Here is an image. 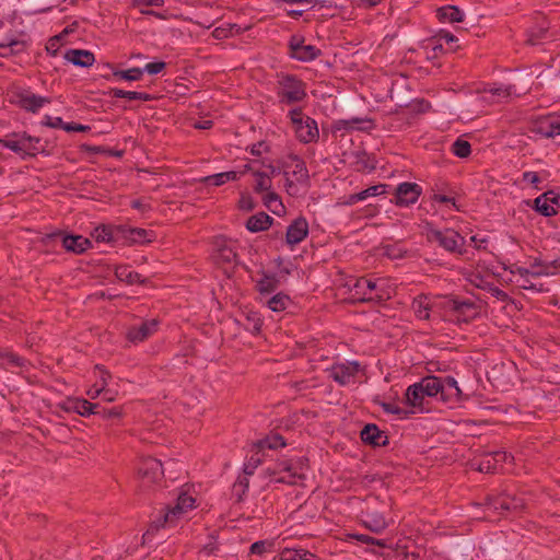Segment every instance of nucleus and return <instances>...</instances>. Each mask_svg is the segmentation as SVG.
Wrapping results in <instances>:
<instances>
[{
  "label": "nucleus",
  "mask_w": 560,
  "mask_h": 560,
  "mask_svg": "<svg viewBox=\"0 0 560 560\" xmlns=\"http://www.w3.org/2000/svg\"><path fill=\"white\" fill-rule=\"evenodd\" d=\"M352 537L359 541H361L362 544H366V545H376L378 547H382V548H385L387 547V544L385 540L383 539H376L374 537H371L369 535H364V534H355V535H352Z\"/></svg>",
  "instance_id": "5fc2aeb1"
},
{
  "label": "nucleus",
  "mask_w": 560,
  "mask_h": 560,
  "mask_svg": "<svg viewBox=\"0 0 560 560\" xmlns=\"http://www.w3.org/2000/svg\"><path fill=\"white\" fill-rule=\"evenodd\" d=\"M260 464V458L252 456L250 459L244 465V475L250 476L254 474L256 467Z\"/></svg>",
  "instance_id": "680f3d73"
},
{
  "label": "nucleus",
  "mask_w": 560,
  "mask_h": 560,
  "mask_svg": "<svg viewBox=\"0 0 560 560\" xmlns=\"http://www.w3.org/2000/svg\"><path fill=\"white\" fill-rule=\"evenodd\" d=\"M358 362H349L347 364H336L330 370V377L340 385H347L359 372Z\"/></svg>",
  "instance_id": "f8f14e48"
},
{
  "label": "nucleus",
  "mask_w": 560,
  "mask_h": 560,
  "mask_svg": "<svg viewBox=\"0 0 560 560\" xmlns=\"http://www.w3.org/2000/svg\"><path fill=\"white\" fill-rule=\"evenodd\" d=\"M95 405L97 406V408H95L92 415L101 416L103 419L118 418L121 416V409L118 407L105 408L102 407L100 404Z\"/></svg>",
  "instance_id": "de8ad7c7"
},
{
  "label": "nucleus",
  "mask_w": 560,
  "mask_h": 560,
  "mask_svg": "<svg viewBox=\"0 0 560 560\" xmlns=\"http://www.w3.org/2000/svg\"><path fill=\"white\" fill-rule=\"evenodd\" d=\"M65 59L82 68L91 67L95 61L94 54L84 49H68Z\"/></svg>",
  "instance_id": "aec40b11"
},
{
  "label": "nucleus",
  "mask_w": 560,
  "mask_h": 560,
  "mask_svg": "<svg viewBox=\"0 0 560 560\" xmlns=\"http://www.w3.org/2000/svg\"><path fill=\"white\" fill-rule=\"evenodd\" d=\"M412 308L417 315L418 318L420 319H429L430 317V307H429V304L427 302V298L425 296H419L418 299H415L413 303H412Z\"/></svg>",
  "instance_id": "ea45409f"
},
{
  "label": "nucleus",
  "mask_w": 560,
  "mask_h": 560,
  "mask_svg": "<svg viewBox=\"0 0 560 560\" xmlns=\"http://www.w3.org/2000/svg\"><path fill=\"white\" fill-rule=\"evenodd\" d=\"M304 45V38L298 35H293L289 42L290 56L292 57L300 47Z\"/></svg>",
  "instance_id": "052dcab7"
},
{
  "label": "nucleus",
  "mask_w": 560,
  "mask_h": 560,
  "mask_svg": "<svg viewBox=\"0 0 560 560\" xmlns=\"http://www.w3.org/2000/svg\"><path fill=\"white\" fill-rule=\"evenodd\" d=\"M307 221L304 218H298L287 229V243L290 245H296L307 236Z\"/></svg>",
  "instance_id": "f3484780"
},
{
  "label": "nucleus",
  "mask_w": 560,
  "mask_h": 560,
  "mask_svg": "<svg viewBox=\"0 0 560 560\" xmlns=\"http://www.w3.org/2000/svg\"><path fill=\"white\" fill-rule=\"evenodd\" d=\"M381 282V280H372L364 277L357 279L353 289L355 290V294L360 295L358 300L360 302H382L389 299V293L384 289Z\"/></svg>",
  "instance_id": "39448f33"
},
{
  "label": "nucleus",
  "mask_w": 560,
  "mask_h": 560,
  "mask_svg": "<svg viewBox=\"0 0 560 560\" xmlns=\"http://www.w3.org/2000/svg\"><path fill=\"white\" fill-rule=\"evenodd\" d=\"M278 84V96L283 104L298 103L306 96L304 83L294 75H282Z\"/></svg>",
  "instance_id": "7ed1b4c3"
},
{
  "label": "nucleus",
  "mask_w": 560,
  "mask_h": 560,
  "mask_svg": "<svg viewBox=\"0 0 560 560\" xmlns=\"http://www.w3.org/2000/svg\"><path fill=\"white\" fill-rule=\"evenodd\" d=\"M513 86H492L489 89H485V93H490L493 97H498V100L509 98L513 94Z\"/></svg>",
  "instance_id": "09e8293b"
},
{
  "label": "nucleus",
  "mask_w": 560,
  "mask_h": 560,
  "mask_svg": "<svg viewBox=\"0 0 560 560\" xmlns=\"http://www.w3.org/2000/svg\"><path fill=\"white\" fill-rule=\"evenodd\" d=\"M62 129L66 131H88L90 130V126L80 125L75 122H68L62 126Z\"/></svg>",
  "instance_id": "774afa93"
},
{
  "label": "nucleus",
  "mask_w": 560,
  "mask_h": 560,
  "mask_svg": "<svg viewBox=\"0 0 560 560\" xmlns=\"http://www.w3.org/2000/svg\"><path fill=\"white\" fill-rule=\"evenodd\" d=\"M115 273L119 280L125 281L128 284L144 282V280L141 278L140 273L131 271L128 267H124V266L118 267V268H116Z\"/></svg>",
  "instance_id": "f704fd0d"
},
{
  "label": "nucleus",
  "mask_w": 560,
  "mask_h": 560,
  "mask_svg": "<svg viewBox=\"0 0 560 560\" xmlns=\"http://www.w3.org/2000/svg\"><path fill=\"white\" fill-rule=\"evenodd\" d=\"M131 208L139 210L141 212H147L151 210L149 203L144 202L142 199H135L130 202Z\"/></svg>",
  "instance_id": "338daca9"
},
{
  "label": "nucleus",
  "mask_w": 560,
  "mask_h": 560,
  "mask_svg": "<svg viewBox=\"0 0 560 560\" xmlns=\"http://www.w3.org/2000/svg\"><path fill=\"white\" fill-rule=\"evenodd\" d=\"M255 176L257 177L256 185H255V191H257V192L270 191L271 186H272L270 175L267 172H256Z\"/></svg>",
  "instance_id": "a19ab883"
},
{
  "label": "nucleus",
  "mask_w": 560,
  "mask_h": 560,
  "mask_svg": "<svg viewBox=\"0 0 560 560\" xmlns=\"http://www.w3.org/2000/svg\"><path fill=\"white\" fill-rule=\"evenodd\" d=\"M235 179H237V173L234 171H230L207 176L202 178V182L208 185L221 186L226 182Z\"/></svg>",
  "instance_id": "473e14b6"
},
{
  "label": "nucleus",
  "mask_w": 560,
  "mask_h": 560,
  "mask_svg": "<svg viewBox=\"0 0 560 560\" xmlns=\"http://www.w3.org/2000/svg\"><path fill=\"white\" fill-rule=\"evenodd\" d=\"M382 407L385 412L397 415L400 417H406L408 415V411L400 408L398 405L394 402H382Z\"/></svg>",
  "instance_id": "13d9d810"
},
{
  "label": "nucleus",
  "mask_w": 560,
  "mask_h": 560,
  "mask_svg": "<svg viewBox=\"0 0 560 560\" xmlns=\"http://www.w3.org/2000/svg\"><path fill=\"white\" fill-rule=\"evenodd\" d=\"M291 304V299L283 293H278L267 302L268 307L273 312H282Z\"/></svg>",
  "instance_id": "e433bc0d"
},
{
  "label": "nucleus",
  "mask_w": 560,
  "mask_h": 560,
  "mask_svg": "<svg viewBox=\"0 0 560 560\" xmlns=\"http://www.w3.org/2000/svg\"><path fill=\"white\" fill-rule=\"evenodd\" d=\"M293 171L292 174L295 176V179L300 184H307L308 182V171L306 168V165L304 161H302L299 156L293 155Z\"/></svg>",
  "instance_id": "2f4dec72"
},
{
  "label": "nucleus",
  "mask_w": 560,
  "mask_h": 560,
  "mask_svg": "<svg viewBox=\"0 0 560 560\" xmlns=\"http://www.w3.org/2000/svg\"><path fill=\"white\" fill-rule=\"evenodd\" d=\"M290 118L294 126L296 138L303 143L316 141L319 137L317 122L311 118H303L301 108L290 110Z\"/></svg>",
  "instance_id": "f03ea898"
},
{
  "label": "nucleus",
  "mask_w": 560,
  "mask_h": 560,
  "mask_svg": "<svg viewBox=\"0 0 560 560\" xmlns=\"http://www.w3.org/2000/svg\"><path fill=\"white\" fill-rule=\"evenodd\" d=\"M550 195H553V191H547L534 200L535 209L545 217H551L557 213L555 207L549 203Z\"/></svg>",
  "instance_id": "cd10ccee"
},
{
  "label": "nucleus",
  "mask_w": 560,
  "mask_h": 560,
  "mask_svg": "<svg viewBox=\"0 0 560 560\" xmlns=\"http://www.w3.org/2000/svg\"><path fill=\"white\" fill-rule=\"evenodd\" d=\"M499 460L492 453L486 454L478 463L477 470L486 474L494 472Z\"/></svg>",
  "instance_id": "58836bf2"
},
{
  "label": "nucleus",
  "mask_w": 560,
  "mask_h": 560,
  "mask_svg": "<svg viewBox=\"0 0 560 560\" xmlns=\"http://www.w3.org/2000/svg\"><path fill=\"white\" fill-rule=\"evenodd\" d=\"M452 151L458 158H467L471 153V145L466 140L457 139L452 145Z\"/></svg>",
  "instance_id": "c03bdc74"
},
{
  "label": "nucleus",
  "mask_w": 560,
  "mask_h": 560,
  "mask_svg": "<svg viewBox=\"0 0 560 560\" xmlns=\"http://www.w3.org/2000/svg\"><path fill=\"white\" fill-rule=\"evenodd\" d=\"M66 412H77L82 417H88L93 413L96 405L83 398H69L58 405Z\"/></svg>",
  "instance_id": "ddd939ff"
},
{
  "label": "nucleus",
  "mask_w": 560,
  "mask_h": 560,
  "mask_svg": "<svg viewBox=\"0 0 560 560\" xmlns=\"http://www.w3.org/2000/svg\"><path fill=\"white\" fill-rule=\"evenodd\" d=\"M261 276H262V278L259 279L256 283L257 290L261 294H265V293L269 294V293L273 292L278 288V284H279V281L276 278V276L267 275L265 271H261Z\"/></svg>",
  "instance_id": "7c9ffc66"
},
{
  "label": "nucleus",
  "mask_w": 560,
  "mask_h": 560,
  "mask_svg": "<svg viewBox=\"0 0 560 560\" xmlns=\"http://www.w3.org/2000/svg\"><path fill=\"white\" fill-rule=\"evenodd\" d=\"M0 359H4L9 365L11 366H24L25 364V359L19 357L18 354L11 352V351H8V350H4V349H0Z\"/></svg>",
  "instance_id": "8fccbe9b"
},
{
  "label": "nucleus",
  "mask_w": 560,
  "mask_h": 560,
  "mask_svg": "<svg viewBox=\"0 0 560 560\" xmlns=\"http://www.w3.org/2000/svg\"><path fill=\"white\" fill-rule=\"evenodd\" d=\"M262 447L267 448H278L285 445L284 439L281 435H273L270 438H267L259 443Z\"/></svg>",
  "instance_id": "864d4df0"
},
{
  "label": "nucleus",
  "mask_w": 560,
  "mask_h": 560,
  "mask_svg": "<svg viewBox=\"0 0 560 560\" xmlns=\"http://www.w3.org/2000/svg\"><path fill=\"white\" fill-rule=\"evenodd\" d=\"M272 223V218L265 212H259L248 218L246 228L250 232H260L267 230Z\"/></svg>",
  "instance_id": "393cba45"
},
{
  "label": "nucleus",
  "mask_w": 560,
  "mask_h": 560,
  "mask_svg": "<svg viewBox=\"0 0 560 560\" xmlns=\"http://www.w3.org/2000/svg\"><path fill=\"white\" fill-rule=\"evenodd\" d=\"M361 440L373 446H385L388 444V436L375 424L369 423L361 431Z\"/></svg>",
  "instance_id": "6ab92c4d"
},
{
  "label": "nucleus",
  "mask_w": 560,
  "mask_h": 560,
  "mask_svg": "<svg viewBox=\"0 0 560 560\" xmlns=\"http://www.w3.org/2000/svg\"><path fill=\"white\" fill-rule=\"evenodd\" d=\"M445 307L456 314V319L458 322L464 323L470 322L479 313L477 305L469 300L460 301L457 299H450L446 301Z\"/></svg>",
  "instance_id": "1a4fd4ad"
},
{
  "label": "nucleus",
  "mask_w": 560,
  "mask_h": 560,
  "mask_svg": "<svg viewBox=\"0 0 560 560\" xmlns=\"http://www.w3.org/2000/svg\"><path fill=\"white\" fill-rule=\"evenodd\" d=\"M362 523L368 529L376 534L382 533L387 527L384 516L377 512H366Z\"/></svg>",
  "instance_id": "b1692460"
},
{
  "label": "nucleus",
  "mask_w": 560,
  "mask_h": 560,
  "mask_svg": "<svg viewBox=\"0 0 560 560\" xmlns=\"http://www.w3.org/2000/svg\"><path fill=\"white\" fill-rule=\"evenodd\" d=\"M485 504L489 510L515 513L521 512L526 505L523 498L505 492L495 497L489 495Z\"/></svg>",
  "instance_id": "423d86ee"
},
{
  "label": "nucleus",
  "mask_w": 560,
  "mask_h": 560,
  "mask_svg": "<svg viewBox=\"0 0 560 560\" xmlns=\"http://www.w3.org/2000/svg\"><path fill=\"white\" fill-rule=\"evenodd\" d=\"M108 95L112 97L128 98L131 101L139 100V101L148 102V101L152 100V96L150 94L142 93V92H136V91H125V90L116 89V88L110 89L108 91Z\"/></svg>",
  "instance_id": "c756f323"
},
{
  "label": "nucleus",
  "mask_w": 560,
  "mask_h": 560,
  "mask_svg": "<svg viewBox=\"0 0 560 560\" xmlns=\"http://www.w3.org/2000/svg\"><path fill=\"white\" fill-rule=\"evenodd\" d=\"M133 4L137 8L162 7L164 0H133Z\"/></svg>",
  "instance_id": "e2e57ef3"
},
{
  "label": "nucleus",
  "mask_w": 560,
  "mask_h": 560,
  "mask_svg": "<svg viewBox=\"0 0 560 560\" xmlns=\"http://www.w3.org/2000/svg\"><path fill=\"white\" fill-rule=\"evenodd\" d=\"M314 557L313 553L304 550L285 549L282 551L281 560H310L307 557Z\"/></svg>",
  "instance_id": "49530a36"
},
{
  "label": "nucleus",
  "mask_w": 560,
  "mask_h": 560,
  "mask_svg": "<svg viewBox=\"0 0 560 560\" xmlns=\"http://www.w3.org/2000/svg\"><path fill=\"white\" fill-rule=\"evenodd\" d=\"M273 546V542L271 541H268V540H258L256 542H254L252 546H250V553L253 555H262L265 553L267 550H270L271 547Z\"/></svg>",
  "instance_id": "6e6d98bb"
},
{
  "label": "nucleus",
  "mask_w": 560,
  "mask_h": 560,
  "mask_svg": "<svg viewBox=\"0 0 560 560\" xmlns=\"http://www.w3.org/2000/svg\"><path fill=\"white\" fill-rule=\"evenodd\" d=\"M516 272L521 277H524V278H526L527 276L538 277V276H542V275H545V276L550 275V272L547 271L546 269H540L539 264H534L532 266V269L517 267Z\"/></svg>",
  "instance_id": "3c124183"
},
{
  "label": "nucleus",
  "mask_w": 560,
  "mask_h": 560,
  "mask_svg": "<svg viewBox=\"0 0 560 560\" xmlns=\"http://www.w3.org/2000/svg\"><path fill=\"white\" fill-rule=\"evenodd\" d=\"M421 187L416 183H401L396 188V205L409 206L415 203L421 195Z\"/></svg>",
  "instance_id": "9d476101"
},
{
  "label": "nucleus",
  "mask_w": 560,
  "mask_h": 560,
  "mask_svg": "<svg viewBox=\"0 0 560 560\" xmlns=\"http://www.w3.org/2000/svg\"><path fill=\"white\" fill-rule=\"evenodd\" d=\"M159 322L150 319L142 322L139 326H132L128 329L126 337L129 341L137 343L145 340L154 331H156Z\"/></svg>",
  "instance_id": "9b49d317"
},
{
  "label": "nucleus",
  "mask_w": 560,
  "mask_h": 560,
  "mask_svg": "<svg viewBox=\"0 0 560 560\" xmlns=\"http://www.w3.org/2000/svg\"><path fill=\"white\" fill-rule=\"evenodd\" d=\"M534 131L547 138L560 135V117L549 115L540 118L535 122Z\"/></svg>",
  "instance_id": "a211bd4d"
},
{
  "label": "nucleus",
  "mask_w": 560,
  "mask_h": 560,
  "mask_svg": "<svg viewBox=\"0 0 560 560\" xmlns=\"http://www.w3.org/2000/svg\"><path fill=\"white\" fill-rule=\"evenodd\" d=\"M217 549L218 548L214 544L206 545L199 552V560H203V558L214 555Z\"/></svg>",
  "instance_id": "0e129e2a"
},
{
  "label": "nucleus",
  "mask_w": 560,
  "mask_h": 560,
  "mask_svg": "<svg viewBox=\"0 0 560 560\" xmlns=\"http://www.w3.org/2000/svg\"><path fill=\"white\" fill-rule=\"evenodd\" d=\"M548 31V26H537L529 31L527 43L529 45H536L538 43V39L544 38L546 36V33Z\"/></svg>",
  "instance_id": "603ef678"
},
{
  "label": "nucleus",
  "mask_w": 560,
  "mask_h": 560,
  "mask_svg": "<svg viewBox=\"0 0 560 560\" xmlns=\"http://www.w3.org/2000/svg\"><path fill=\"white\" fill-rule=\"evenodd\" d=\"M320 54V50L317 49L313 45H303L298 49V51L292 56V58L298 59L303 62L312 61L317 58Z\"/></svg>",
  "instance_id": "72a5a7b5"
},
{
  "label": "nucleus",
  "mask_w": 560,
  "mask_h": 560,
  "mask_svg": "<svg viewBox=\"0 0 560 560\" xmlns=\"http://www.w3.org/2000/svg\"><path fill=\"white\" fill-rule=\"evenodd\" d=\"M441 22L456 23L464 20V13L455 5H446L436 10Z\"/></svg>",
  "instance_id": "a878e982"
},
{
  "label": "nucleus",
  "mask_w": 560,
  "mask_h": 560,
  "mask_svg": "<svg viewBox=\"0 0 560 560\" xmlns=\"http://www.w3.org/2000/svg\"><path fill=\"white\" fill-rule=\"evenodd\" d=\"M19 103L27 112L36 113L42 106L50 103V100L32 93L21 94Z\"/></svg>",
  "instance_id": "412c9836"
},
{
  "label": "nucleus",
  "mask_w": 560,
  "mask_h": 560,
  "mask_svg": "<svg viewBox=\"0 0 560 560\" xmlns=\"http://www.w3.org/2000/svg\"><path fill=\"white\" fill-rule=\"evenodd\" d=\"M16 140L0 139V144L12 150L15 153L35 156L42 149L33 145V142H39V138L32 137L26 132L15 133Z\"/></svg>",
  "instance_id": "0eeeda50"
},
{
  "label": "nucleus",
  "mask_w": 560,
  "mask_h": 560,
  "mask_svg": "<svg viewBox=\"0 0 560 560\" xmlns=\"http://www.w3.org/2000/svg\"><path fill=\"white\" fill-rule=\"evenodd\" d=\"M427 238L431 243H438L439 246L451 253L462 254V248L465 244V238L452 229L441 231L429 228Z\"/></svg>",
  "instance_id": "20e7f679"
},
{
  "label": "nucleus",
  "mask_w": 560,
  "mask_h": 560,
  "mask_svg": "<svg viewBox=\"0 0 560 560\" xmlns=\"http://www.w3.org/2000/svg\"><path fill=\"white\" fill-rule=\"evenodd\" d=\"M440 377L428 375L419 382L408 386L405 393L407 405L418 408L421 412H430L429 399L436 398L439 395Z\"/></svg>",
  "instance_id": "f257e3e1"
},
{
  "label": "nucleus",
  "mask_w": 560,
  "mask_h": 560,
  "mask_svg": "<svg viewBox=\"0 0 560 560\" xmlns=\"http://www.w3.org/2000/svg\"><path fill=\"white\" fill-rule=\"evenodd\" d=\"M482 288L487 289L492 296H494L495 299H498V300H500L502 302L511 301V299H510V296L508 295L506 292H504L503 290L499 289L498 287H494L491 283H487Z\"/></svg>",
  "instance_id": "4d7b16f0"
},
{
  "label": "nucleus",
  "mask_w": 560,
  "mask_h": 560,
  "mask_svg": "<svg viewBox=\"0 0 560 560\" xmlns=\"http://www.w3.org/2000/svg\"><path fill=\"white\" fill-rule=\"evenodd\" d=\"M385 188H386V185H375V186H371L358 194H352L349 196L348 198V201L347 203L348 205H352V203H355L358 201H361V200H364L366 199L368 197H371V196H377V195H381V194H384L385 192Z\"/></svg>",
  "instance_id": "c85d7f7f"
},
{
  "label": "nucleus",
  "mask_w": 560,
  "mask_h": 560,
  "mask_svg": "<svg viewBox=\"0 0 560 560\" xmlns=\"http://www.w3.org/2000/svg\"><path fill=\"white\" fill-rule=\"evenodd\" d=\"M195 499L186 493L178 495L174 506H167L165 511L164 522L168 518L179 520L188 510L194 508Z\"/></svg>",
  "instance_id": "dca6fc26"
},
{
  "label": "nucleus",
  "mask_w": 560,
  "mask_h": 560,
  "mask_svg": "<svg viewBox=\"0 0 560 560\" xmlns=\"http://www.w3.org/2000/svg\"><path fill=\"white\" fill-rule=\"evenodd\" d=\"M166 63L164 61L149 62L145 65L143 71H147L149 74H158L162 70H164Z\"/></svg>",
  "instance_id": "bf43d9fd"
},
{
  "label": "nucleus",
  "mask_w": 560,
  "mask_h": 560,
  "mask_svg": "<svg viewBox=\"0 0 560 560\" xmlns=\"http://www.w3.org/2000/svg\"><path fill=\"white\" fill-rule=\"evenodd\" d=\"M63 247L75 254H82L91 246V241L81 235H67L62 237Z\"/></svg>",
  "instance_id": "4be33fe9"
},
{
  "label": "nucleus",
  "mask_w": 560,
  "mask_h": 560,
  "mask_svg": "<svg viewBox=\"0 0 560 560\" xmlns=\"http://www.w3.org/2000/svg\"><path fill=\"white\" fill-rule=\"evenodd\" d=\"M143 70L140 68H131L128 70H117L114 72V77H117L127 81H139L142 78Z\"/></svg>",
  "instance_id": "37998d69"
},
{
  "label": "nucleus",
  "mask_w": 560,
  "mask_h": 560,
  "mask_svg": "<svg viewBox=\"0 0 560 560\" xmlns=\"http://www.w3.org/2000/svg\"><path fill=\"white\" fill-rule=\"evenodd\" d=\"M45 126L52 127V128H62L65 126V122L60 117L52 118L50 116L45 117V121L43 122Z\"/></svg>",
  "instance_id": "69168bd1"
},
{
  "label": "nucleus",
  "mask_w": 560,
  "mask_h": 560,
  "mask_svg": "<svg viewBox=\"0 0 560 560\" xmlns=\"http://www.w3.org/2000/svg\"><path fill=\"white\" fill-rule=\"evenodd\" d=\"M92 236L96 242H117L121 240V232H118V226L116 228H107L100 226L94 230Z\"/></svg>",
  "instance_id": "bb28decb"
},
{
  "label": "nucleus",
  "mask_w": 560,
  "mask_h": 560,
  "mask_svg": "<svg viewBox=\"0 0 560 560\" xmlns=\"http://www.w3.org/2000/svg\"><path fill=\"white\" fill-rule=\"evenodd\" d=\"M440 386L439 389L440 400L443 402H451L459 400L462 397V390L457 385V381L452 376H446L444 378L440 377Z\"/></svg>",
  "instance_id": "4468645a"
},
{
  "label": "nucleus",
  "mask_w": 560,
  "mask_h": 560,
  "mask_svg": "<svg viewBox=\"0 0 560 560\" xmlns=\"http://www.w3.org/2000/svg\"><path fill=\"white\" fill-rule=\"evenodd\" d=\"M138 475L147 485L155 483L164 475L162 463L153 457L141 458L138 465Z\"/></svg>",
  "instance_id": "6e6552de"
},
{
  "label": "nucleus",
  "mask_w": 560,
  "mask_h": 560,
  "mask_svg": "<svg viewBox=\"0 0 560 560\" xmlns=\"http://www.w3.org/2000/svg\"><path fill=\"white\" fill-rule=\"evenodd\" d=\"M262 200H264L265 206L275 214H279L284 209V207L280 200V197L271 190L266 192Z\"/></svg>",
  "instance_id": "4c0bfd02"
},
{
  "label": "nucleus",
  "mask_w": 560,
  "mask_h": 560,
  "mask_svg": "<svg viewBox=\"0 0 560 560\" xmlns=\"http://www.w3.org/2000/svg\"><path fill=\"white\" fill-rule=\"evenodd\" d=\"M118 232H121V240L128 244H147L152 241V231H147L140 228H126L118 226Z\"/></svg>",
  "instance_id": "2eb2a0df"
},
{
  "label": "nucleus",
  "mask_w": 560,
  "mask_h": 560,
  "mask_svg": "<svg viewBox=\"0 0 560 560\" xmlns=\"http://www.w3.org/2000/svg\"><path fill=\"white\" fill-rule=\"evenodd\" d=\"M249 487V480L247 476H240L233 485V493L237 498V501L243 500V495L246 493Z\"/></svg>",
  "instance_id": "a18cd8bd"
},
{
  "label": "nucleus",
  "mask_w": 560,
  "mask_h": 560,
  "mask_svg": "<svg viewBox=\"0 0 560 560\" xmlns=\"http://www.w3.org/2000/svg\"><path fill=\"white\" fill-rule=\"evenodd\" d=\"M217 264H233L236 260V253L234 249L228 245H222L218 248L217 254L214 256Z\"/></svg>",
  "instance_id": "c9c22d12"
},
{
  "label": "nucleus",
  "mask_w": 560,
  "mask_h": 560,
  "mask_svg": "<svg viewBox=\"0 0 560 560\" xmlns=\"http://www.w3.org/2000/svg\"><path fill=\"white\" fill-rule=\"evenodd\" d=\"M338 125H342V128L345 129H359V130H365L371 127L372 121L361 118H352L349 120H339Z\"/></svg>",
  "instance_id": "79ce46f5"
},
{
  "label": "nucleus",
  "mask_w": 560,
  "mask_h": 560,
  "mask_svg": "<svg viewBox=\"0 0 560 560\" xmlns=\"http://www.w3.org/2000/svg\"><path fill=\"white\" fill-rule=\"evenodd\" d=\"M165 511H166V508L161 510L158 513V515H155L152 518L148 530L143 535V539L145 541H149L151 539V537L153 536V534L155 532H158L160 528H162V527H171V526H174L176 524V522H177L176 518H168L166 522H164Z\"/></svg>",
  "instance_id": "5701e85b"
}]
</instances>
